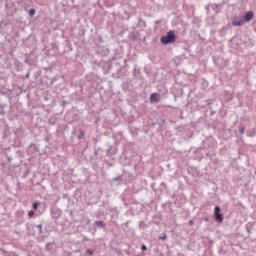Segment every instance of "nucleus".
Wrapping results in <instances>:
<instances>
[{
    "mask_svg": "<svg viewBox=\"0 0 256 256\" xmlns=\"http://www.w3.org/2000/svg\"><path fill=\"white\" fill-rule=\"evenodd\" d=\"M141 249H142V251H147V246L142 245Z\"/></svg>",
    "mask_w": 256,
    "mask_h": 256,
    "instance_id": "f8f14e48",
    "label": "nucleus"
},
{
    "mask_svg": "<svg viewBox=\"0 0 256 256\" xmlns=\"http://www.w3.org/2000/svg\"><path fill=\"white\" fill-rule=\"evenodd\" d=\"M97 227H103V221H96Z\"/></svg>",
    "mask_w": 256,
    "mask_h": 256,
    "instance_id": "0eeeda50",
    "label": "nucleus"
},
{
    "mask_svg": "<svg viewBox=\"0 0 256 256\" xmlns=\"http://www.w3.org/2000/svg\"><path fill=\"white\" fill-rule=\"evenodd\" d=\"M38 207H39V202H35V203L33 204V209L37 210Z\"/></svg>",
    "mask_w": 256,
    "mask_h": 256,
    "instance_id": "6e6552de",
    "label": "nucleus"
},
{
    "mask_svg": "<svg viewBox=\"0 0 256 256\" xmlns=\"http://www.w3.org/2000/svg\"><path fill=\"white\" fill-rule=\"evenodd\" d=\"M29 15H30V17H33V15H35V9H30Z\"/></svg>",
    "mask_w": 256,
    "mask_h": 256,
    "instance_id": "423d86ee",
    "label": "nucleus"
},
{
    "mask_svg": "<svg viewBox=\"0 0 256 256\" xmlns=\"http://www.w3.org/2000/svg\"><path fill=\"white\" fill-rule=\"evenodd\" d=\"M243 23H244L243 19H241L239 17H234L232 20L233 27H241V25H243Z\"/></svg>",
    "mask_w": 256,
    "mask_h": 256,
    "instance_id": "7ed1b4c3",
    "label": "nucleus"
},
{
    "mask_svg": "<svg viewBox=\"0 0 256 256\" xmlns=\"http://www.w3.org/2000/svg\"><path fill=\"white\" fill-rule=\"evenodd\" d=\"M38 229H41V225L38 226Z\"/></svg>",
    "mask_w": 256,
    "mask_h": 256,
    "instance_id": "4468645a",
    "label": "nucleus"
},
{
    "mask_svg": "<svg viewBox=\"0 0 256 256\" xmlns=\"http://www.w3.org/2000/svg\"><path fill=\"white\" fill-rule=\"evenodd\" d=\"M214 219L218 223H223V214H221V208L216 206L214 209Z\"/></svg>",
    "mask_w": 256,
    "mask_h": 256,
    "instance_id": "f03ea898",
    "label": "nucleus"
},
{
    "mask_svg": "<svg viewBox=\"0 0 256 256\" xmlns=\"http://www.w3.org/2000/svg\"><path fill=\"white\" fill-rule=\"evenodd\" d=\"M150 103H159V94L158 93L151 94Z\"/></svg>",
    "mask_w": 256,
    "mask_h": 256,
    "instance_id": "39448f33",
    "label": "nucleus"
},
{
    "mask_svg": "<svg viewBox=\"0 0 256 256\" xmlns=\"http://www.w3.org/2000/svg\"><path fill=\"white\" fill-rule=\"evenodd\" d=\"M175 39H177L175 32L169 31L166 36L161 37V43L163 45H169V43H175Z\"/></svg>",
    "mask_w": 256,
    "mask_h": 256,
    "instance_id": "f257e3e1",
    "label": "nucleus"
},
{
    "mask_svg": "<svg viewBox=\"0 0 256 256\" xmlns=\"http://www.w3.org/2000/svg\"><path fill=\"white\" fill-rule=\"evenodd\" d=\"M193 223H194L193 220L189 221V225H193Z\"/></svg>",
    "mask_w": 256,
    "mask_h": 256,
    "instance_id": "ddd939ff",
    "label": "nucleus"
},
{
    "mask_svg": "<svg viewBox=\"0 0 256 256\" xmlns=\"http://www.w3.org/2000/svg\"><path fill=\"white\" fill-rule=\"evenodd\" d=\"M253 17H255V14H253V11H248L244 16V21L246 22L253 21Z\"/></svg>",
    "mask_w": 256,
    "mask_h": 256,
    "instance_id": "20e7f679",
    "label": "nucleus"
},
{
    "mask_svg": "<svg viewBox=\"0 0 256 256\" xmlns=\"http://www.w3.org/2000/svg\"><path fill=\"white\" fill-rule=\"evenodd\" d=\"M159 239H161L162 241H165V239H167V235L164 234V236H161Z\"/></svg>",
    "mask_w": 256,
    "mask_h": 256,
    "instance_id": "9b49d317",
    "label": "nucleus"
},
{
    "mask_svg": "<svg viewBox=\"0 0 256 256\" xmlns=\"http://www.w3.org/2000/svg\"><path fill=\"white\" fill-rule=\"evenodd\" d=\"M33 215H35V212H33V210H30L28 212V217H33Z\"/></svg>",
    "mask_w": 256,
    "mask_h": 256,
    "instance_id": "1a4fd4ad",
    "label": "nucleus"
},
{
    "mask_svg": "<svg viewBox=\"0 0 256 256\" xmlns=\"http://www.w3.org/2000/svg\"><path fill=\"white\" fill-rule=\"evenodd\" d=\"M86 253H87V255L93 256V251L92 250H87Z\"/></svg>",
    "mask_w": 256,
    "mask_h": 256,
    "instance_id": "9d476101",
    "label": "nucleus"
}]
</instances>
